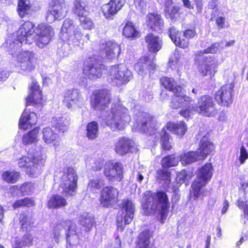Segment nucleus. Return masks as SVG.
<instances>
[{"label":"nucleus","instance_id":"62","mask_svg":"<svg viewBox=\"0 0 248 248\" xmlns=\"http://www.w3.org/2000/svg\"><path fill=\"white\" fill-rule=\"evenodd\" d=\"M183 3L184 7L189 9H193L194 8L193 6L191 4V2L190 0H181Z\"/></svg>","mask_w":248,"mask_h":248},{"label":"nucleus","instance_id":"25","mask_svg":"<svg viewBox=\"0 0 248 248\" xmlns=\"http://www.w3.org/2000/svg\"><path fill=\"white\" fill-rule=\"evenodd\" d=\"M248 187V182L244 181L242 178L241 179L239 189H241L244 192V195L246 194V189ZM236 205L239 209L243 212L241 217L244 219V223L248 221V199H246V196L244 198L239 197L236 201Z\"/></svg>","mask_w":248,"mask_h":248},{"label":"nucleus","instance_id":"48","mask_svg":"<svg viewBox=\"0 0 248 248\" xmlns=\"http://www.w3.org/2000/svg\"><path fill=\"white\" fill-rule=\"evenodd\" d=\"M21 173L18 171L5 170L1 173L2 180L9 184H15L17 183L21 178Z\"/></svg>","mask_w":248,"mask_h":248},{"label":"nucleus","instance_id":"39","mask_svg":"<svg viewBox=\"0 0 248 248\" xmlns=\"http://www.w3.org/2000/svg\"><path fill=\"white\" fill-rule=\"evenodd\" d=\"M151 237L150 230L147 229L142 231L137 237L135 242V248H152Z\"/></svg>","mask_w":248,"mask_h":248},{"label":"nucleus","instance_id":"16","mask_svg":"<svg viewBox=\"0 0 248 248\" xmlns=\"http://www.w3.org/2000/svg\"><path fill=\"white\" fill-rule=\"evenodd\" d=\"M127 111V108L122 105L114 104L111 108L110 112L108 114L106 123L111 128L118 129L123 117H125Z\"/></svg>","mask_w":248,"mask_h":248},{"label":"nucleus","instance_id":"20","mask_svg":"<svg viewBox=\"0 0 248 248\" xmlns=\"http://www.w3.org/2000/svg\"><path fill=\"white\" fill-rule=\"evenodd\" d=\"M214 59V57L211 56L203 57L202 63L198 66V71L202 76H209L212 78L215 76L217 71V65Z\"/></svg>","mask_w":248,"mask_h":248},{"label":"nucleus","instance_id":"38","mask_svg":"<svg viewBox=\"0 0 248 248\" xmlns=\"http://www.w3.org/2000/svg\"><path fill=\"white\" fill-rule=\"evenodd\" d=\"M79 93L76 89H68L66 91L63 95L62 102L64 105L70 108L79 101Z\"/></svg>","mask_w":248,"mask_h":248},{"label":"nucleus","instance_id":"31","mask_svg":"<svg viewBox=\"0 0 248 248\" xmlns=\"http://www.w3.org/2000/svg\"><path fill=\"white\" fill-rule=\"evenodd\" d=\"M37 116L34 112L28 113L24 110L19 120L18 127L24 130L31 128L37 122Z\"/></svg>","mask_w":248,"mask_h":248},{"label":"nucleus","instance_id":"63","mask_svg":"<svg viewBox=\"0 0 248 248\" xmlns=\"http://www.w3.org/2000/svg\"><path fill=\"white\" fill-rule=\"evenodd\" d=\"M229 202L227 200H225L223 202V206L222 209L221 213L222 214H225L229 207Z\"/></svg>","mask_w":248,"mask_h":248},{"label":"nucleus","instance_id":"32","mask_svg":"<svg viewBox=\"0 0 248 248\" xmlns=\"http://www.w3.org/2000/svg\"><path fill=\"white\" fill-rule=\"evenodd\" d=\"M51 126L57 133L63 134L69 127L70 119L66 117H53L50 121Z\"/></svg>","mask_w":248,"mask_h":248},{"label":"nucleus","instance_id":"42","mask_svg":"<svg viewBox=\"0 0 248 248\" xmlns=\"http://www.w3.org/2000/svg\"><path fill=\"white\" fill-rule=\"evenodd\" d=\"M105 180L102 177H98L89 180L87 186V190L93 194L97 193L105 187Z\"/></svg>","mask_w":248,"mask_h":248},{"label":"nucleus","instance_id":"17","mask_svg":"<svg viewBox=\"0 0 248 248\" xmlns=\"http://www.w3.org/2000/svg\"><path fill=\"white\" fill-rule=\"evenodd\" d=\"M48 9L46 12V19L50 18L53 21L61 19L64 16V12L68 8L65 0H51L48 5Z\"/></svg>","mask_w":248,"mask_h":248},{"label":"nucleus","instance_id":"13","mask_svg":"<svg viewBox=\"0 0 248 248\" xmlns=\"http://www.w3.org/2000/svg\"><path fill=\"white\" fill-rule=\"evenodd\" d=\"M233 83H228L222 86L214 94V99L218 105L224 107H229L233 102Z\"/></svg>","mask_w":248,"mask_h":248},{"label":"nucleus","instance_id":"34","mask_svg":"<svg viewBox=\"0 0 248 248\" xmlns=\"http://www.w3.org/2000/svg\"><path fill=\"white\" fill-rule=\"evenodd\" d=\"M42 139L46 144H52L54 146L59 145L60 135L52 127H46L42 130Z\"/></svg>","mask_w":248,"mask_h":248},{"label":"nucleus","instance_id":"29","mask_svg":"<svg viewBox=\"0 0 248 248\" xmlns=\"http://www.w3.org/2000/svg\"><path fill=\"white\" fill-rule=\"evenodd\" d=\"M164 25V22L160 14L156 13L148 14L147 26L153 31L160 32Z\"/></svg>","mask_w":248,"mask_h":248},{"label":"nucleus","instance_id":"37","mask_svg":"<svg viewBox=\"0 0 248 248\" xmlns=\"http://www.w3.org/2000/svg\"><path fill=\"white\" fill-rule=\"evenodd\" d=\"M32 6L28 0H17L16 12L21 18H29L32 15Z\"/></svg>","mask_w":248,"mask_h":248},{"label":"nucleus","instance_id":"26","mask_svg":"<svg viewBox=\"0 0 248 248\" xmlns=\"http://www.w3.org/2000/svg\"><path fill=\"white\" fill-rule=\"evenodd\" d=\"M144 40L149 52L156 54L162 49L163 40L159 36L150 32L145 36Z\"/></svg>","mask_w":248,"mask_h":248},{"label":"nucleus","instance_id":"49","mask_svg":"<svg viewBox=\"0 0 248 248\" xmlns=\"http://www.w3.org/2000/svg\"><path fill=\"white\" fill-rule=\"evenodd\" d=\"M88 5L87 1L85 0H74L72 12L77 17L85 15L87 11Z\"/></svg>","mask_w":248,"mask_h":248},{"label":"nucleus","instance_id":"36","mask_svg":"<svg viewBox=\"0 0 248 248\" xmlns=\"http://www.w3.org/2000/svg\"><path fill=\"white\" fill-rule=\"evenodd\" d=\"M165 128L180 138L183 137L187 131V125L184 121L176 123L169 122L166 124Z\"/></svg>","mask_w":248,"mask_h":248},{"label":"nucleus","instance_id":"53","mask_svg":"<svg viewBox=\"0 0 248 248\" xmlns=\"http://www.w3.org/2000/svg\"><path fill=\"white\" fill-rule=\"evenodd\" d=\"M78 17L80 25L84 30H90L93 28V21L90 17L83 15Z\"/></svg>","mask_w":248,"mask_h":248},{"label":"nucleus","instance_id":"28","mask_svg":"<svg viewBox=\"0 0 248 248\" xmlns=\"http://www.w3.org/2000/svg\"><path fill=\"white\" fill-rule=\"evenodd\" d=\"M169 36L176 46L185 49L189 46V41L183 34L176 30L174 27L169 29Z\"/></svg>","mask_w":248,"mask_h":248},{"label":"nucleus","instance_id":"64","mask_svg":"<svg viewBox=\"0 0 248 248\" xmlns=\"http://www.w3.org/2000/svg\"><path fill=\"white\" fill-rule=\"evenodd\" d=\"M22 242L20 240H16L13 244V248H22Z\"/></svg>","mask_w":248,"mask_h":248},{"label":"nucleus","instance_id":"58","mask_svg":"<svg viewBox=\"0 0 248 248\" xmlns=\"http://www.w3.org/2000/svg\"><path fill=\"white\" fill-rule=\"evenodd\" d=\"M183 34L189 40L197 36V33L195 29H188L183 31Z\"/></svg>","mask_w":248,"mask_h":248},{"label":"nucleus","instance_id":"8","mask_svg":"<svg viewBox=\"0 0 248 248\" xmlns=\"http://www.w3.org/2000/svg\"><path fill=\"white\" fill-rule=\"evenodd\" d=\"M130 76V72L125 65L117 64L110 66L107 80L109 83L121 85L126 83Z\"/></svg>","mask_w":248,"mask_h":248},{"label":"nucleus","instance_id":"5","mask_svg":"<svg viewBox=\"0 0 248 248\" xmlns=\"http://www.w3.org/2000/svg\"><path fill=\"white\" fill-rule=\"evenodd\" d=\"M83 34L78 26L70 18H66L63 22L62 31L60 38L63 44H68L70 47L78 45Z\"/></svg>","mask_w":248,"mask_h":248},{"label":"nucleus","instance_id":"50","mask_svg":"<svg viewBox=\"0 0 248 248\" xmlns=\"http://www.w3.org/2000/svg\"><path fill=\"white\" fill-rule=\"evenodd\" d=\"M86 137L90 140H93L98 137L99 131V125L95 121L88 123L86 127Z\"/></svg>","mask_w":248,"mask_h":248},{"label":"nucleus","instance_id":"55","mask_svg":"<svg viewBox=\"0 0 248 248\" xmlns=\"http://www.w3.org/2000/svg\"><path fill=\"white\" fill-rule=\"evenodd\" d=\"M214 18L218 30L225 29L228 27V26L226 25V19L225 17L223 16H218L216 17L215 14H212L211 20H213Z\"/></svg>","mask_w":248,"mask_h":248},{"label":"nucleus","instance_id":"10","mask_svg":"<svg viewBox=\"0 0 248 248\" xmlns=\"http://www.w3.org/2000/svg\"><path fill=\"white\" fill-rule=\"evenodd\" d=\"M177 100L171 102V107L173 109L182 108L179 114L185 119H189L196 112V106L192 104L194 100L190 96L182 94Z\"/></svg>","mask_w":248,"mask_h":248},{"label":"nucleus","instance_id":"22","mask_svg":"<svg viewBox=\"0 0 248 248\" xmlns=\"http://www.w3.org/2000/svg\"><path fill=\"white\" fill-rule=\"evenodd\" d=\"M139 119L140 129L143 132L150 135L155 133L157 121L154 116L147 112H142Z\"/></svg>","mask_w":248,"mask_h":248},{"label":"nucleus","instance_id":"52","mask_svg":"<svg viewBox=\"0 0 248 248\" xmlns=\"http://www.w3.org/2000/svg\"><path fill=\"white\" fill-rule=\"evenodd\" d=\"M222 43V42L214 43L206 49L197 51L195 55L196 57H200L204 54H216L218 51Z\"/></svg>","mask_w":248,"mask_h":248},{"label":"nucleus","instance_id":"19","mask_svg":"<svg viewBox=\"0 0 248 248\" xmlns=\"http://www.w3.org/2000/svg\"><path fill=\"white\" fill-rule=\"evenodd\" d=\"M121 50L120 46L114 42L107 41L99 45V53L104 54L106 58L109 60L118 58Z\"/></svg>","mask_w":248,"mask_h":248},{"label":"nucleus","instance_id":"30","mask_svg":"<svg viewBox=\"0 0 248 248\" xmlns=\"http://www.w3.org/2000/svg\"><path fill=\"white\" fill-rule=\"evenodd\" d=\"M120 208L122 213L125 214L124 217V224H129L133 220L135 213V206L132 201L129 199H123Z\"/></svg>","mask_w":248,"mask_h":248},{"label":"nucleus","instance_id":"27","mask_svg":"<svg viewBox=\"0 0 248 248\" xmlns=\"http://www.w3.org/2000/svg\"><path fill=\"white\" fill-rule=\"evenodd\" d=\"M134 147V142L132 140L126 137L120 138L114 145L115 152L120 155H125L132 152Z\"/></svg>","mask_w":248,"mask_h":248},{"label":"nucleus","instance_id":"40","mask_svg":"<svg viewBox=\"0 0 248 248\" xmlns=\"http://www.w3.org/2000/svg\"><path fill=\"white\" fill-rule=\"evenodd\" d=\"M66 226H68V229L66 232V238L67 242L70 245H75L78 242L79 237L76 232L75 225H73L72 221L69 219L63 222Z\"/></svg>","mask_w":248,"mask_h":248},{"label":"nucleus","instance_id":"59","mask_svg":"<svg viewBox=\"0 0 248 248\" xmlns=\"http://www.w3.org/2000/svg\"><path fill=\"white\" fill-rule=\"evenodd\" d=\"M248 158V154L244 146L240 148V155L239 156V161L240 164H243L245 161Z\"/></svg>","mask_w":248,"mask_h":248},{"label":"nucleus","instance_id":"35","mask_svg":"<svg viewBox=\"0 0 248 248\" xmlns=\"http://www.w3.org/2000/svg\"><path fill=\"white\" fill-rule=\"evenodd\" d=\"M173 3V0H165L164 14L166 18L170 19L172 21L175 22L180 16L181 13L179 6L174 5L170 7Z\"/></svg>","mask_w":248,"mask_h":248},{"label":"nucleus","instance_id":"23","mask_svg":"<svg viewBox=\"0 0 248 248\" xmlns=\"http://www.w3.org/2000/svg\"><path fill=\"white\" fill-rule=\"evenodd\" d=\"M160 85L167 91L172 92L174 95L179 97L181 95L185 93V89L180 85H177L175 81L172 78L163 76L160 78Z\"/></svg>","mask_w":248,"mask_h":248},{"label":"nucleus","instance_id":"12","mask_svg":"<svg viewBox=\"0 0 248 248\" xmlns=\"http://www.w3.org/2000/svg\"><path fill=\"white\" fill-rule=\"evenodd\" d=\"M155 199L158 204L160 205L159 214L160 215V221L164 223L169 213L170 203L169 199L166 192L163 190H157L156 192L151 193L149 198L146 200V203L147 207L150 203V199Z\"/></svg>","mask_w":248,"mask_h":248},{"label":"nucleus","instance_id":"47","mask_svg":"<svg viewBox=\"0 0 248 248\" xmlns=\"http://www.w3.org/2000/svg\"><path fill=\"white\" fill-rule=\"evenodd\" d=\"M123 34L125 37L132 39H135L140 36L135 25L129 21H126L124 27Z\"/></svg>","mask_w":248,"mask_h":248},{"label":"nucleus","instance_id":"44","mask_svg":"<svg viewBox=\"0 0 248 248\" xmlns=\"http://www.w3.org/2000/svg\"><path fill=\"white\" fill-rule=\"evenodd\" d=\"M39 127H35L27 133L24 134L22 138V142L25 145L35 143L38 141Z\"/></svg>","mask_w":248,"mask_h":248},{"label":"nucleus","instance_id":"4","mask_svg":"<svg viewBox=\"0 0 248 248\" xmlns=\"http://www.w3.org/2000/svg\"><path fill=\"white\" fill-rule=\"evenodd\" d=\"M46 157L41 152H28L27 155H22L18 161V165L24 169L26 174L31 177H35L40 173L45 166Z\"/></svg>","mask_w":248,"mask_h":248},{"label":"nucleus","instance_id":"2","mask_svg":"<svg viewBox=\"0 0 248 248\" xmlns=\"http://www.w3.org/2000/svg\"><path fill=\"white\" fill-rule=\"evenodd\" d=\"M60 177L59 187L65 197L58 194L52 195L46 202V206L49 209H59L66 206L68 203L66 198L75 196L78 187V176L72 166L64 167Z\"/></svg>","mask_w":248,"mask_h":248},{"label":"nucleus","instance_id":"43","mask_svg":"<svg viewBox=\"0 0 248 248\" xmlns=\"http://www.w3.org/2000/svg\"><path fill=\"white\" fill-rule=\"evenodd\" d=\"M180 161L183 165H187L194 162L201 160L197 151L184 152L179 156Z\"/></svg>","mask_w":248,"mask_h":248},{"label":"nucleus","instance_id":"41","mask_svg":"<svg viewBox=\"0 0 248 248\" xmlns=\"http://www.w3.org/2000/svg\"><path fill=\"white\" fill-rule=\"evenodd\" d=\"M18 219L20 230L23 232H30L34 227V221L32 217H29L25 212H22L19 214Z\"/></svg>","mask_w":248,"mask_h":248},{"label":"nucleus","instance_id":"57","mask_svg":"<svg viewBox=\"0 0 248 248\" xmlns=\"http://www.w3.org/2000/svg\"><path fill=\"white\" fill-rule=\"evenodd\" d=\"M180 65L179 58L175 55H174L169 61V67L172 69L179 67Z\"/></svg>","mask_w":248,"mask_h":248},{"label":"nucleus","instance_id":"60","mask_svg":"<svg viewBox=\"0 0 248 248\" xmlns=\"http://www.w3.org/2000/svg\"><path fill=\"white\" fill-rule=\"evenodd\" d=\"M194 4L198 13H202L203 10L202 0H193Z\"/></svg>","mask_w":248,"mask_h":248},{"label":"nucleus","instance_id":"61","mask_svg":"<svg viewBox=\"0 0 248 248\" xmlns=\"http://www.w3.org/2000/svg\"><path fill=\"white\" fill-rule=\"evenodd\" d=\"M219 3V0H211L208 3V7L212 10L217 9Z\"/></svg>","mask_w":248,"mask_h":248},{"label":"nucleus","instance_id":"45","mask_svg":"<svg viewBox=\"0 0 248 248\" xmlns=\"http://www.w3.org/2000/svg\"><path fill=\"white\" fill-rule=\"evenodd\" d=\"M179 162V156L174 153L163 157L161 160L160 164L161 167L169 169L178 166Z\"/></svg>","mask_w":248,"mask_h":248},{"label":"nucleus","instance_id":"6","mask_svg":"<svg viewBox=\"0 0 248 248\" xmlns=\"http://www.w3.org/2000/svg\"><path fill=\"white\" fill-rule=\"evenodd\" d=\"M112 101L111 91L107 88H100L93 91L90 96L91 109L102 111L108 108Z\"/></svg>","mask_w":248,"mask_h":248},{"label":"nucleus","instance_id":"24","mask_svg":"<svg viewBox=\"0 0 248 248\" xmlns=\"http://www.w3.org/2000/svg\"><path fill=\"white\" fill-rule=\"evenodd\" d=\"M215 151V145L209 139L203 136L200 140L198 148V154L201 160L207 158Z\"/></svg>","mask_w":248,"mask_h":248},{"label":"nucleus","instance_id":"21","mask_svg":"<svg viewBox=\"0 0 248 248\" xmlns=\"http://www.w3.org/2000/svg\"><path fill=\"white\" fill-rule=\"evenodd\" d=\"M124 4V0H110L101 7L103 15L106 19L112 20Z\"/></svg>","mask_w":248,"mask_h":248},{"label":"nucleus","instance_id":"14","mask_svg":"<svg viewBox=\"0 0 248 248\" xmlns=\"http://www.w3.org/2000/svg\"><path fill=\"white\" fill-rule=\"evenodd\" d=\"M124 167L120 162L108 161L104 167L103 173L109 182H120L124 177Z\"/></svg>","mask_w":248,"mask_h":248},{"label":"nucleus","instance_id":"33","mask_svg":"<svg viewBox=\"0 0 248 248\" xmlns=\"http://www.w3.org/2000/svg\"><path fill=\"white\" fill-rule=\"evenodd\" d=\"M156 67V64L150 59L148 56L141 57L134 66L135 70L139 74H142L146 70L149 71H154Z\"/></svg>","mask_w":248,"mask_h":248},{"label":"nucleus","instance_id":"56","mask_svg":"<svg viewBox=\"0 0 248 248\" xmlns=\"http://www.w3.org/2000/svg\"><path fill=\"white\" fill-rule=\"evenodd\" d=\"M81 222L86 232L89 231L93 226V219L91 217L83 218Z\"/></svg>","mask_w":248,"mask_h":248},{"label":"nucleus","instance_id":"11","mask_svg":"<svg viewBox=\"0 0 248 248\" xmlns=\"http://www.w3.org/2000/svg\"><path fill=\"white\" fill-rule=\"evenodd\" d=\"M37 58L32 51L22 50L16 56L17 66L23 71L31 72L35 69Z\"/></svg>","mask_w":248,"mask_h":248},{"label":"nucleus","instance_id":"1","mask_svg":"<svg viewBox=\"0 0 248 248\" xmlns=\"http://www.w3.org/2000/svg\"><path fill=\"white\" fill-rule=\"evenodd\" d=\"M34 33V42L36 46L41 48H44L49 44L54 34V30L51 26L41 23L35 27L33 22L26 20L18 28L16 38L10 43V48L14 49L20 47L24 42L31 44L32 43L29 41L28 38Z\"/></svg>","mask_w":248,"mask_h":248},{"label":"nucleus","instance_id":"51","mask_svg":"<svg viewBox=\"0 0 248 248\" xmlns=\"http://www.w3.org/2000/svg\"><path fill=\"white\" fill-rule=\"evenodd\" d=\"M36 202L32 198L25 197L15 201L12 204L14 209L22 207L30 208L35 206Z\"/></svg>","mask_w":248,"mask_h":248},{"label":"nucleus","instance_id":"3","mask_svg":"<svg viewBox=\"0 0 248 248\" xmlns=\"http://www.w3.org/2000/svg\"><path fill=\"white\" fill-rule=\"evenodd\" d=\"M214 170L211 163H206L197 170L196 177L191 186L190 195L194 200H197L201 196H204L205 190L202 189L211 180Z\"/></svg>","mask_w":248,"mask_h":248},{"label":"nucleus","instance_id":"46","mask_svg":"<svg viewBox=\"0 0 248 248\" xmlns=\"http://www.w3.org/2000/svg\"><path fill=\"white\" fill-rule=\"evenodd\" d=\"M162 134L160 137V148L162 151H169L173 148L171 138L170 134L166 131L165 127L162 129Z\"/></svg>","mask_w":248,"mask_h":248},{"label":"nucleus","instance_id":"7","mask_svg":"<svg viewBox=\"0 0 248 248\" xmlns=\"http://www.w3.org/2000/svg\"><path fill=\"white\" fill-rule=\"evenodd\" d=\"M106 70L105 65L94 57H89L83 61L82 74L90 80L101 78Z\"/></svg>","mask_w":248,"mask_h":248},{"label":"nucleus","instance_id":"18","mask_svg":"<svg viewBox=\"0 0 248 248\" xmlns=\"http://www.w3.org/2000/svg\"><path fill=\"white\" fill-rule=\"evenodd\" d=\"M30 90L31 93L26 98V106L41 108L43 106L42 92L39 84L36 81L32 82Z\"/></svg>","mask_w":248,"mask_h":248},{"label":"nucleus","instance_id":"9","mask_svg":"<svg viewBox=\"0 0 248 248\" xmlns=\"http://www.w3.org/2000/svg\"><path fill=\"white\" fill-rule=\"evenodd\" d=\"M195 109L199 115L204 117H212L218 113V109L212 97L207 94L200 96Z\"/></svg>","mask_w":248,"mask_h":248},{"label":"nucleus","instance_id":"54","mask_svg":"<svg viewBox=\"0 0 248 248\" xmlns=\"http://www.w3.org/2000/svg\"><path fill=\"white\" fill-rule=\"evenodd\" d=\"M157 178L163 181L170 182L171 172L168 168H159L156 171Z\"/></svg>","mask_w":248,"mask_h":248},{"label":"nucleus","instance_id":"15","mask_svg":"<svg viewBox=\"0 0 248 248\" xmlns=\"http://www.w3.org/2000/svg\"><path fill=\"white\" fill-rule=\"evenodd\" d=\"M119 191L117 188L107 186L100 190L99 201L100 205L105 208H109L116 204L118 201Z\"/></svg>","mask_w":248,"mask_h":248}]
</instances>
